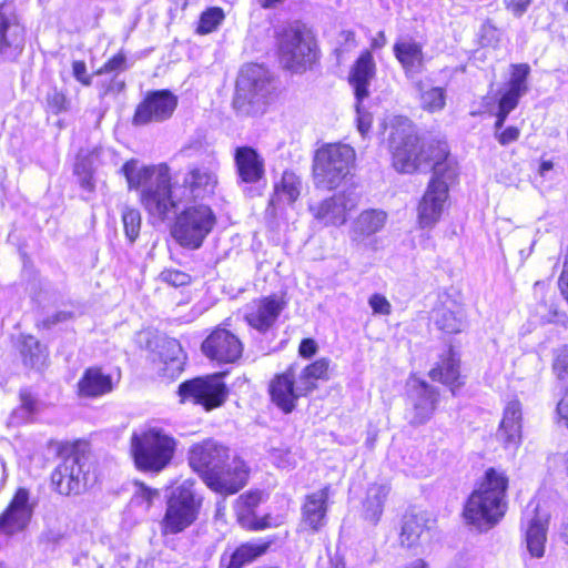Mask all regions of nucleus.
I'll list each match as a JSON object with an SVG mask.
<instances>
[{"mask_svg":"<svg viewBox=\"0 0 568 568\" xmlns=\"http://www.w3.org/2000/svg\"><path fill=\"white\" fill-rule=\"evenodd\" d=\"M388 145L396 171L413 173L426 166L433 170L417 207L419 226L432 229L442 217L448 200V185L457 176V163L450 156L447 143L437 141L426 149L420 146L412 121L397 116L390 123Z\"/></svg>","mask_w":568,"mask_h":568,"instance_id":"f257e3e1","label":"nucleus"},{"mask_svg":"<svg viewBox=\"0 0 568 568\" xmlns=\"http://www.w3.org/2000/svg\"><path fill=\"white\" fill-rule=\"evenodd\" d=\"M121 172L130 190H140V202L148 214L164 222L176 215L182 196L180 187L171 184L170 169L166 164L139 165L138 160L123 164Z\"/></svg>","mask_w":568,"mask_h":568,"instance_id":"f03ea898","label":"nucleus"},{"mask_svg":"<svg viewBox=\"0 0 568 568\" xmlns=\"http://www.w3.org/2000/svg\"><path fill=\"white\" fill-rule=\"evenodd\" d=\"M189 465L211 489L221 494H235L246 484L243 463L235 459L229 463V449L213 439L191 446Z\"/></svg>","mask_w":568,"mask_h":568,"instance_id":"7ed1b4c3","label":"nucleus"},{"mask_svg":"<svg viewBox=\"0 0 568 568\" xmlns=\"http://www.w3.org/2000/svg\"><path fill=\"white\" fill-rule=\"evenodd\" d=\"M507 476L489 468L479 488L469 496L465 509V519L480 530H487L496 525L505 515Z\"/></svg>","mask_w":568,"mask_h":568,"instance_id":"20e7f679","label":"nucleus"},{"mask_svg":"<svg viewBox=\"0 0 568 568\" xmlns=\"http://www.w3.org/2000/svg\"><path fill=\"white\" fill-rule=\"evenodd\" d=\"M277 95L274 74L263 64L247 63L236 80L233 106L241 115H262Z\"/></svg>","mask_w":568,"mask_h":568,"instance_id":"39448f33","label":"nucleus"},{"mask_svg":"<svg viewBox=\"0 0 568 568\" xmlns=\"http://www.w3.org/2000/svg\"><path fill=\"white\" fill-rule=\"evenodd\" d=\"M176 446V439L159 427L134 433L131 437L134 463L142 471H162L171 464Z\"/></svg>","mask_w":568,"mask_h":568,"instance_id":"423d86ee","label":"nucleus"},{"mask_svg":"<svg viewBox=\"0 0 568 568\" xmlns=\"http://www.w3.org/2000/svg\"><path fill=\"white\" fill-rule=\"evenodd\" d=\"M355 151L348 144L327 143L316 150L313 159V180L317 189L334 190L351 172Z\"/></svg>","mask_w":568,"mask_h":568,"instance_id":"0eeeda50","label":"nucleus"},{"mask_svg":"<svg viewBox=\"0 0 568 568\" xmlns=\"http://www.w3.org/2000/svg\"><path fill=\"white\" fill-rule=\"evenodd\" d=\"M202 497L195 488V481L185 479L176 485L166 501V510L161 521L164 535H175L190 527L196 519Z\"/></svg>","mask_w":568,"mask_h":568,"instance_id":"6e6552de","label":"nucleus"},{"mask_svg":"<svg viewBox=\"0 0 568 568\" xmlns=\"http://www.w3.org/2000/svg\"><path fill=\"white\" fill-rule=\"evenodd\" d=\"M172 236L183 247L199 248L213 230L216 217L207 205H195L175 215Z\"/></svg>","mask_w":568,"mask_h":568,"instance_id":"1a4fd4ad","label":"nucleus"},{"mask_svg":"<svg viewBox=\"0 0 568 568\" xmlns=\"http://www.w3.org/2000/svg\"><path fill=\"white\" fill-rule=\"evenodd\" d=\"M90 467L89 458L72 449L52 471L51 483L61 495L80 494L89 484Z\"/></svg>","mask_w":568,"mask_h":568,"instance_id":"9d476101","label":"nucleus"},{"mask_svg":"<svg viewBox=\"0 0 568 568\" xmlns=\"http://www.w3.org/2000/svg\"><path fill=\"white\" fill-rule=\"evenodd\" d=\"M222 376V374H214L186 381L180 385L179 394L183 400H190L211 410L221 406L227 396V388Z\"/></svg>","mask_w":568,"mask_h":568,"instance_id":"9b49d317","label":"nucleus"},{"mask_svg":"<svg viewBox=\"0 0 568 568\" xmlns=\"http://www.w3.org/2000/svg\"><path fill=\"white\" fill-rule=\"evenodd\" d=\"M407 398L410 408L406 418L413 426L427 423L434 415L439 393L437 388L418 378H410L407 384Z\"/></svg>","mask_w":568,"mask_h":568,"instance_id":"f8f14e48","label":"nucleus"},{"mask_svg":"<svg viewBox=\"0 0 568 568\" xmlns=\"http://www.w3.org/2000/svg\"><path fill=\"white\" fill-rule=\"evenodd\" d=\"M178 106V97L170 90H153L146 93L134 112L133 123L144 125L170 119Z\"/></svg>","mask_w":568,"mask_h":568,"instance_id":"ddd939ff","label":"nucleus"},{"mask_svg":"<svg viewBox=\"0 0 568 568\" xmlns=\"http://www.w3.org/2000/svg\"><path fill=\"white\" fill-rule=\"evenodd\" d=\"M278 51L283 68L295 73L305 71L317 58L314 38H282Z\"/></svg>","mask_w":568,"mask_h":568,"instance_id":"4468645a","label":"nucleus"},{"mask_svg":"<svg viewBox=\"0 0 568 568\" xmlns=\"http://www.w3.org/2000/svg\"><path fill=\"white\" fill-rule=\"evenodd\" d=\"M203 354L220 364H234L243 354L241 339L231 331L217 327L202 343Z\"/></svg>","mask_w":568,"mask_h":568,"instance_id":"2eb2a0df","label":"nucleus"},{"mask_svg":"<svg viewBox=\"0 0 568 568\" xmlns=\"http://www.w3.org/2000/svg\"><path fill=\"white\" fill-rule=\"evenodd\" d=\"M285 306L286 301L276 294L254 300L246 308L245 322L264 334L275 325Z\"/></svg>","mask_w":568,"mask_h":568,"instance_id":"dca6fc26","label":"nucleus"},{"mask_svg":"<svg viewBox=\"0 0 568 568\" xmlns=\"http://www.w3.org/2000/svg\"><path fill=\"white\" fill-rule=\"evenodd\" d=\"M33 514V506L29 501V491L19 488L12 500L0 515V532L14 535L27 528Z\"/></svg>","mask_w":568,"mask_h":568,"instance_id":"f3484780","label":"nucleus"},{"mask_svg":"<svg viewBox=\"0 0 568 568\" xmlns=\"http://www.w3.org/2000/svg\"><path fill=\"white\" fill-rule=\"evenodd\" d=\"M296 373L293 365L276 374L270 382L268 392L272 402L285 414L294 410L300 394L296 392Z\"/></svg>","mask_w":568,"mask_h":568,"instance_id":"a211bd4d","label":"nucleus"},{"mask_svg":"<svg viewBox=\"0 0 568 568\" xmlns=\"http://www.w3.org/2000/svg\"><path fill=\"white\" fill-rule=\"evenodd\" d=\"M217 175L206 166H191L182 181L181 196L187 199H206L214 194Z\"/></svg>","mask_w":568,"mask_h":568,"instance_id":"6ab92c4d","label":"nucleus"},{"mask_svg":"<svg viewBox=\"0 0 568 568\" xmlns=\"http://www.w3.org/2000/svg\"><path fill=\"white\" fill-rule=\"evenodd\" d=\"M331 486L326 485L317 491L305 496L302 506V525L313 532L320 531L326 525Z\"/></svg>","mask_w":568,"mask_h":568,"instance_id":"aec40b11","label":"nucleus"},{"mask_svg":"<svg viewBox=\"0 0 568 568\" xmlns=\"http://www.w3.org/2000/svg\"><path fill=\"white\" fill-rule=\"evenodd\" d=\"M234 163L240 182L255 184L265 175L264 159L252 146H237Z\"/></svg>","mask_w":568,"mask_h":568,"instance_id":"412c9836","label":"nucleus"},{"mask_svg":"<svg viewBox=\"0 0 568 568\" xmlns=\"http://www.w3.org/2000/svg\"><path fill=\"white\" fill-rule=\"evenodd\" d=\"M376 67L369 51L363 52L355 61L348 75L356 101L363 102L371 94L369 87L375 78Z\"/></svg>","mask_w":568,"mask_h":568,"instance_id":"4be33fe9","label":"nucleus"},{"mask_svg":"<svg viewBox=\"0 0 568 568\" xmlns=\"http://www.w3.org/2000/svg\"><path fill=\"white\" fill-rule=\"evenodd\" d=\"M273 539H254L240 545L230 556L223 555L221 568H243L268 550Z\"/></svg>","mask_w":568,"mask_h":568,"instance_id":"5701e85b","label":"nucleus"},{"mask_svg":"<svg viewBox=\"0 0 568 568\" xmlns=\"http://www.w3.org/2000/svg\"><path fill=\"white\" fill-rule=\"evenodd\" d=\"M113 389L112 377L100 367L87 368L78 382V394L84 398H95Z\"/></svg>","mask_w":568,"mask_h":568,"instance_id":"b1692460","label":"nucleus"},{"mask_svg":"<svg viewBox=\"0 0 568 568\" xmlns=\"http://www.w3.org/2000/svg\"><path fill=\"white\" fill-rule=\"evenodd\" d=\"M436 327L447 334L460 333L467 325L465 310L457 303H443L433 315Z\"/></svg>","mask_w":568,"mask_h":568,"instance_id":"393cba45","label":"nucleus"},{"mask_svg":"<svg viewBox=\"0 0 568 568\" xmlns=\"http://www.w3.org/2000/svg\"><path fill=\"white\" fill-rule=\"evenodd\" d=\"M548 524L549 516L539 514H535L528 521L525 542L527 551L532 558H541L545 555Z\"/></svg>","mask_w":568,"mask_h":568,"instance_id":"a878e982","label":"nucleus"},{"mask_svg":"<svg viewBox=\"0 0 568 568\" xmlns=\"http://www.w3.org/2000/svg\"><path fill=\"white\" fill-rule=\"evenodd\" d=\"M506 446H516L521 438V405L511 400L504 410V416L497 433Z\"/></svg>","mask_w":568,"mask_h":568,"instance_id":"bb28decb","label":"nucleus"},{"mask_svg":"<svg viewBox=\"0 0 568 568\" xmlns=\"http://www.w3.org/2000/svg\"><path fill=\"white\" fill-rule=\"evenodd\" d=\"M429 377L435 382H440L450 386L453 394L455 389L463 385L459 372V358L456 353L449 348L443 355L437 365L429 371Z\"/></svg>","mask_w":568,"mask_h":568,"instance_id":"cd10ccee","label":"nucleus"},{"mask_svg":"<svg viewBox=\"0 0 568 568\" xmlns=\"http://www.w3.org/2000/svg\"><path fill=\"white\" fill-rule=\"evenodd\" d=\"M346 204L342 195H334L316 205H310L313 216L325 225H342L346 222Z\"/></svg>","mask_w":568,"mask_h":568,"instance_id":"c85d7f7f","label":"nucleus"},{"mask_svg":"<svg viewBox=\"0 0 568 568\" xmlns=\"http://www.w3.org/2000/svg\"><path fill=\"white\" fill-rule=\"evenodd\" d=\"M390 493L387 484H372L363 500V518L372 525H377L381 520L385 501Z\"/></svg>","mask_w":568,"mask_h":568,"instance_id":"c756f323","label":"nucleus"},{"mask_svg":"<svg viewBox=\"0 0 568 568\" xmlns=\"http://www.w3.org/2000/svg\"><path fill=\"white\" fill-rule=\"evenodd\" d=\"M387 215L379 210H366L354 221L351 230V239L362 242L368 236L379 232L386 222Z\"/></svg>","mask_w":568,"mask_h":568,"instance_id":"7c9ffc66","label":"nucleus"},{"mask_svg":"<svg viewBox=\"0 0 568 568\" xmlns=\"http://www.w3.org/2000/svg\"><path fill=\"white\" fill-rule=\"evenodd\" d=\"M396 58L407 73L417 72L423 64L422 47L412 38H405L394 45Z\"/></svg>","mask_w":568,"mask_h":568,"instance_id":"2f4dec72","label":"nucleus"},{"mask_svg":"<svg viewBox=\"0 0 568 568\" xmlns=\"http://www.w3.org/2000/svg\"><path fill=\"white\" fill-rule=\"evenodd\" d=\"M19 348L26 366L36 369L44 366L48 358L47 349L34 336L21 335Z\"/></svg>","mask_w":568,"mask_h":568,"instance_id":"473e14b6","label":"nucleus"},{"mask_svg":"<svg viewBox=\"0 0 568 568\" xmlns=\"http://www.w3.org/2000/svg\"><path fill=\"white\" fill-rule=\"evenodd\" d=\"M426 516L423 513L407 514L402 526L400 540L407 547L414 546L426 529Z\"/></svg>","mask_w":568,"mask_h":568,"instance_id":"72a5a7b5","label":"nucleus"},{"mask_svg":"<svg viewBox=\"0 0 568 568\" xmlns=\"http://www.w3.org/2000/svg\"><path fill=\"white\" fill-rule=\"evenodd\" d=\"M301 179L293 172L285 171L281 183L275 185V200L278 202L293 203L301 194Z\"/></svg>","mask_w":568,"mask_h":568,"instance_id":"f704fd0d","label":"nucleus"},{"mask_svg":"<svg viewBox=\"0 0 568 568\" xmlns=\"http://www.w3.org/2000/svg\"><path fill=\"white\" fill-rule=\"evenodd\" d=\"M416 88L424 110L436 112L445 106V92L442 88L427 87L420 82L416 84Z\"/></svg>","mask_w":568,"mask_h":568,"instance_id":"c9c22d12","label":"nucleus"},{"mask_svg":"<svg viewBox=\"0 0 568 568\" xmlns=\"http://www.w3.org/2000/svg\"><path fill=\"white\" fill-rule=\"evenodd\" d=\"M124 233L129 242L132 244L139 237L141 230V213L138 209L130 206L123 207L121 211Z\"/></svg>","mask_w":568,"mask_h":568,"instance_id":"e433bc0d","label":"nucleus"},{"mask_svg":"<svg viewBox=\"0 0 568 568\" xmlns=\"http://www.w3.org/2000/svg\"><path fill=\"white\" fill-rule=\"evenodd\" d=\"M225 19L224 11L219 7H212L202 12L197 26V32L205 34L217 31Z\"/></svg>","mask_w":568,"mask_h":568,"instance_id":"4c0bfd02","label":"nucleus"},{"mask_svg":"<svg viewBox=\"0 0 568 568\" xmlns=\"http://www.w3.org/2000/svg\"><path fill=\"white\" fill-rule=\"evenodd\" d=\"M511 67L509 90L525 94L528 91L527 78L530 73V67L527 63L513 64Z\"/></svg>","mask_w":568,"mask_h":568,"instance_id":"58836bf2","label":"nucleus"},{"mask_svg":"<svg viewBox=\"0 0 568 568\" xmlns=\"http://www.w3.org/2000/svg\"><path fill=\"white\" fill-rule=\"evenodd\" d=\"M19 29V17L16 9L8 3L0 4V36H6L12 31L17 33Z\"/></svg>","mask_w":568,"mask_h":568,"instance_id":"ea45409f","label":"nucleus"},{"mask_svg":"<svg viewBox=\"0 0 568 568\" xmlns=\"http://www.w3.org/2000/svg\"><path fill=\"white\" fill-rule=\"evenodd\" d=\"M23 47V38H0V57L3 60H14L20 55Z\"/></svg>","mask_w":568,"mask_h":568,"instance_id":"a19ab883","label":"nucleus"},{"mask_svg":"<svg viewBox=\"0 0 568 568\" xmlns=\"http://www.w3.org/2000/svg\"><path fill=\"white\" fill-rule=\"evenodd\" d=\"M552 371L558 379L568 378V345L559 346L554 351Z\"/></svg>","mask_w":568,"mask_h":568,"instance_id":"79ce46f5","label":"nucleus"},{"mask_svg":"<svg viewBox=\"0 0 568 568\" xmlns=\"http://www.w3.org/2000/svg\"><path fill=\"white\" fill-rule=\"evenodd\" d=\"M162 348L166 349L169 353L168 355L160 353L161 359L165 364H169V363H171V364L176 363L178 365L181 364L182 347L176 339L170 338V339L164 341Z\"/></svg>","mask_w":568,"mask_h":568,"instance_id":"37998d69","label":"nucleus"},{"mask_svg":"<svg viewBox=\"0 0 568 568\" xmlns=\"http://www.w3.org/2000/svg\"><path fill=\"white\" fill-rule=\"evenodd\" d=\"M47 105L52 113L58 114L68 110L69 102L61 91L52 89L47 94Z\"/></svg>","mask_w":568,"mask_h":568,"instance_id":"c03bdc74","label":"nucleus"},{"mask_svg":"<svg viewBox=\"0 0 568 568\" xmlns=\"http://www.w3.org/2000/svg\"><path fill=\"white\" fill-rule=\"evenodd\" d=\"M160 277L163 282L174 287L184 286L191 281L189 274L178 270H164L161 272Z\"/></svg>","mask_w":568,"mask_h":568,"instance_id":"a18cd8bd","label":"nucleus"},{"mask_svg":"<svg viewBox=\"0 0 568 568\" xmlns=\"http://www.w3.org/2000/svg\"><path fill=\"white\" fill-rule=\"evenodd\" d=\"M128 68H129L128 59H126L125 54L122 51H120L119 53H116L115 55L110 58L104 63L102 69H100V71L98 73L121 72V71L126 70Z\"/></svg>","mask_w":568,"mask_h":568,"instance_id":"49530a36","label":"nucleus"},{"mask_svg":"<svg viewBox=\"0 0 568 568\" xmlns=\"http://www.w3.org/2000/svg\"><path fill=\"white\" fill-rule=\"evenodd\" d=\"M329 361L326 358H320L314 363L304 367V371L313 377L315 381L318 379H327V369H328Z\"/></svg>","mask_w":568,"mask_h":568,"instance_id":"de8ad7c7","label":"nucleus"},{"mask_svg":"<svg viewBox=\"0 0 568 568\" xmlns=\"http://www.w3.org/2000/svg\"><path fill=\"white\" fill-rule=\"evenodd\" d=\"M21 402L20 408L27 414L32 415L39 410V400L37 397L27 388L21 389L19 393Z\"/></svg>","mask_w":568,"mask_h":568,"instance_id":"09e8293b","label":"nucleus"},{"mask_svg":"<svg viewBox=\"0 0 568 568\" xmlns=\"http://www.w3.org/2000/svg\"><path fill=\"white\" fill-rule=\"evenodd\" d=\"M313 377H311L304 369L298 375V379L296 381V387L297 393L300 394V397L308 395L311 392H313L317 385Z\"/></svg>","mask_w":568,"mask_h":568,"instance_id":"8fccbe9b","label":"nucleus"},{"mask_svg":"<svg viewBox=\"0 0 568 568\" xmlns=\"http://www.w3.org/2000/svg\"><path fill=\"white\" fill-rule=\"evenodd\" d=\"M312 30L307 23L302 20L295 19L287 22L282 36H307L311 34Z\"/></svg>","mask_w":568,"mask_h":568,"instance_id":"3c124183","label":"nucleus"},{"mask_svg":"<svg viewBox=\"0 0 568 568\" xmlns=\"http://www.w3.org/2000/svg\"><path fill=\"white\" fill-rule=\"evenodd\" d=\"M72 74L81 84L89 87L92 83V75L88 73L87 65L81 60H75L72 63Z\"/></svg>","mask_w":568,"mask_h":568,"instance_id":"603ef678","label":"nucleus"},{"mask_svg":"<svg viewBox=\"0 0 568 568\" xmlns=\"http://www.w3.org/2000/svg\"><path fill=\"white\" fill-rule=\"evenodd\" d=\"M374 313L388 315L392 311L390 303L381 294H373L368 301Z\"/></svg>","mask_w":568,"mask_h":568,"instance_id":"864d4df0","label":"nucleus"},{"mask_svg":"<svg viewBox=\"0 0 568 568\" xmlns=\"http://www.w3.org/2000/svg\"><path fill=\"white\" fill-rule=\"evenodd\" d=\"M521 95V93L508 89L499 100V109L510 113L517 106Z\"/></svg>","mask_w":568,"mask_h":568,"instance_id":"5fc2aeb1","label":"nucleus"},{"mask_svg":"<svg viewBox=\"0 0 568 568\" xmlns=\"http://www.w3.org/2000/svg\"><path fill=\"white\" fill-rule=\"evenodd\" d=\"M363 102L356 101L357 128L362 135H365L372 125V115L362 108Z\"/></svg>","mask_w":568,"mask_h":568,"instance_id":"6e6d98bb","label":"nucleus"},{"mask_svg":"<svg viewBox=\"0 0 568 568\" xmlns=\"http://www.w3.org/2000/svg\"><path fill=\"white\" fill-rule=\"evenodd\" d=\"M520 130L517 126H508L503 131L495 132V136L501 145H508L519 139Z\"/></svg>","mask_w":568,"mask_h":568,"instance_id":"4d7b16f0","label":"nucleus"},{"mask_svg":"<svg viewBox=\"0 0 568 568\" xmlns=\"http://www.w3.org/2000/svg\"><path fill=\"white\" fill-rule=\"evenodd\" d=\"M70 317L71 313L65 311H59L53 315H50L47 318H44L41 323L38 324V327L49 329L59 323L68 321Z\"/></svg>","mask_w":568,"mask_h":568,"instance_id":"13d9d810","label":"nucleus"},{"mask_svg":"<svg viewBox=\"0 0 568 568\" xmlns=\"http://www.w3.org/2000/svg\"><path fill=\"white\" fill-rule=\"evenodd\" d=\"M159 497V490L150 489L144 485L139 487V490L134 495V500L146 503V508H149L154 498Z\"/></svg>","mask_w":568,"mask_h":568,"instance_id":"bf43d9fd","label":"nucleus"},{"mask_svg":"<svg viewBox=\"0 0 568 568\" xmlns=\"http://www.w3.org/2000/svg\"><path fill=\"white\" fill-rule=\"evenodd\" d=\"M556 413L561 423L568 429V388L557 404Z\"/></svg>","mask_w":568,"mask_h":568,"instance_id":"052dcab7","label":"nucleus"},{"mask_svg":"<svg viewBox=\"0 0 568 568\" xmlns=\"http://www.w3.org/2000/svg\"><path fill=\"white\" fill-rule=\"evenodd\" d=\"M317 352V344L312 338H304L298 347V353L304 358H311Z\"/></svg>","mask_w":568,"mask_h":568,"instance_id":"680f3d73","label":"nucleus"},{"mask_svg":"<svg viewBox=\"0 0 568 568\" xmlns=\"http://www.w3.org/2000/svg\"><path fill=\"white\" fill-rule=\"evenodd\" d=\"M124 88H125V83L123 80L113 78L108 83V85L101 91V95L105 97L109 94H118V93L122 92L124 90Z\"/></svg>","mask_w":568,"mask_h":568,"instance_id":"e2e57ef3","label":"nucleus"},{"mask_svg":"<svg viewBox=\"0 0 568 568\" xmlns=\"http://www.w3.org/2000/svg\"><path fill=\"white\" fill-rule=\"evenodd\" d=\"M531 0H505L507 7L511 9L516 14L524 13Z\"/></svg>","mask_w":568,"mask_h":568,"instance_id":"0e129e2a","label":"nucleus"},{"mask_svg":"<svg viewBox=\"0 0 568 568\" xmlns=\"http://www.w3.org/2000/svg\"><path fill=\"white\" fill-rule=\"evenodd\" d=\"M559 288L561 291V294L565 296V298L568 302V262L564 264L562 272L560 274L559 281H558Z\"/></svg>","mask_w":568,"mask_h":568,"instance_id":"69168bd1","label":"nucleus"},{"mask_svg":"<svg viewBox=\"0 0 568 568\" xmlns=\"http://www.w3.org/2000/svg\"><path fill=\"white\" fill-rule=\"evenodd\" d=\"M474 566V559L468 556L460 555L456 558L452 568H471Z\"/></svg>","mask_w":568,"mask_h":568,"instance_id":"338daca9","label":"nucleus"},{"mask_svg":"<svg viewBox=\"0 0 568 568\" xmlns=\"http://www.w3.org/2000/svg\"><path fill=\"white\" fill-rule=\"evenodd\" d=\"M509 112H506L501 109L498 110L497 119L495 122V132H499L501 128L504 126V123L508 116Z\"/></svg>","mask_w":568,"mask_h":568,"instance_id":"774afa93","label":"nucleus"}]
</instances>
